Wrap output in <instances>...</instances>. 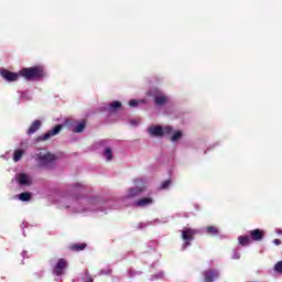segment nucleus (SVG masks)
<instances>
[{
	"mask_svg": "<svg viewBox=\"0 0 282 282\" xmlns=\"http://www.w3.org/2000/svg\"><path fill=\"white\" fill-rule=\"evenodd\" d=\"M63 131V124H56L52 130H48L46 133L37 137L35 139L36 142H45L50 140V138H54V135H58Z\"/></svg>",
	"mask_w": 282,
	"mask_h": 282,
	"instance_id": "obj_2",
	"label": "nucleus"
},
{
	"mask_svg": "<svg viewBox=\"0 0 282 282\" xmlns=\"http://www.w3.org/2000/svg\"><path fill=\"white\" fill-rule=\"evenodd\" d=\"M171 133H173V127L166 126V127L163 128V135L164 134L171 135Z\"/></svg>",
	"mask_w": 282,
	"mask_h": 282,
	"instance_id": "obj_24",
	"label": "nucleus"
},
{
	"mask_svg": "<svg viewBox=\"0 0 282 282\" xmlns=\"http://www.w3.org/2000/svg\"><path fill=\"white\" fill-rule=\"evenodd\" d=\"M138 105H140V101L135 100V99H131L129 101V107H138Z\"/></svg>",
	"mask_w": 282,
	"mask_h": 282,
	"instance_id": "obj_28",
	"label": "nucleus"
},
{
	"mask_svg": "<svg viewBox=\"0 0 282 282\" xmlns=\"http://www.w3.org/2000/svg\"><path fill=\"white\" fill-rule=\"evenodd\" d=\"M30 199H32V193L30 192H23L19 195L20 202H30Z\"/></svg>",
	"mask_w": 282,
	"mask_h": 282,
	"instance_id": "obj_18",
	"label": "nucleus"
},
{
	"mask_svg": "<svg viewBox=\"0 0 282 282\" xmlns=\"http://www.w3.org/2000/svg\"><path fill=\"white\" fill-rule=\"evenodd\" d=\"M120 107H122V104L120 101H112L111 104H109L110 111H118Z\"/></svg>",
	"mask_w": 282,
	"mask_h": 282,
	"instance_id": "obj_20",
	"label": "nucleus"
},
{
	"mask_svg": "<svg viewBox=\"0 0 282 282\" xmlns=\"http://www.w3.org/2000/svg\"><path fill=\"white\" fill-rule=\"evenodd\" d=\"M152 96L154 98V104L156 105V107H162L169 102V97L159 89H154L152 91Z\"/></svg>",
	"mask_w": 282,
	"mask_h": 282,
	"instance_id": "obj_6",
	"label": "nucleus"
},
{
	"mask_svg": "<svg viewBox=\"0 0 282 282\" xmlns=\"http://www.w3.org/2000/svg\"><path fill=\"white\" fill-rule=\"evenodd\" d=\"M205 232H206L207 235H213V236H215V235H219V229H218L217 227H215V226H207V227L205 228Z\"/></svg>",
	"mask_w": 282,
	"mask_h": 282,
	"instance_id": "obj_19",
	"label": "nucleus"
},
{
	"mask_svg": "<svg viewBox=\"0 0 282 282\" xmlns=\"http://www.w3.org/2000/svg\"><path fill=\"white\" fill-rule=\"evenodd\" d=\"M69 250H72L73 252H80L83 250H85V248H87V243L82 242V243H73L69 247Z\"/></svg>",
	"mask_w": 282,
	"mask_h": 282,
	"instance_id": "obj_15",
	"label": "nucleus"
},
{
	"mask_svg": "<svg viewBox=\"0 0 282 282\" xmlns=\"http://www.w3.org/2000/svg\"><path fill=\"white\" fill-rule=\"evenodd\" d=\"M21 158H23V150H15L13 154V162H21Z\"/></svg>",
	"mask_w": 282,
	"mask_h": 282,
	"instance_id": "obj_21",
	"label": "nucleus"
},
{
	"mask_svg": "<svg viewBox=\"0 0 282 282\" xmlns=\"http://www.w3.org/2000/svg\"><path fill=\"white\" fill-rule=\"evenodd\" d=\"M80 186H83V185L76 184V185H75V188H80Z\"/></svg>",
	"mask_w": 282,
	"mask_h": 282,
	"instance_id": "obj_31",
	"label": "nucleus"
},
{
	"mask_svg": "<svg viewBox=\"0 0 282 282\" xmlns=\"http://www.w3.org/2000/svg\"><path fill=\"white\" fill-rule=\"evenodd\" d=\"M181 232H182V239L183 241H185L184 248H187V246H191V241L195 239V235H197V229L186 227Z\"/></svg>",
	"mask_w": 282,
	"mask_h": 282,
	"instance_id": "obj_3",
	"label": "nucleus"
},
{
	"mask_svg": "<svg viewBox=\"0 0 282 282\" xmlns=\"http://www.w3.org/2000/svg\"><path fill=\"white\" fill-rule=\"evenodd\" d=\"M84 282H94V278H91V275H89V273H86V275L83 278Z\"/></svg>",
	"mask_w": 282,
	"mask_h": 282,
	"instance_id": "obj_27",
	"label": "nucleus"
},
{
	"mask_svg": "<svg viewBox=\"0 0 282 282\" xmlns=\"http://www.w3.org/2000/svg\"><path fill=\"white\" fill-rule=\"evenodd\" d=\"M85 127H87V122L82 121L74 127L73 131L74 133H83V131H85Z\"/></svg>",
	"mask_w": 282,
	"mask_h": 282,
	"instance_id": "obj_17",
	"label": "nucleus"
},
{
	"mask_svg": "<svg viewBox=\"0 0 282 282\" xmlns=\"http://www.w3.org/2000/svg\"><path fill=\"white\" fill-rule=\"evenodd\" d=\"M238 242L240 243V246H250V243H252V239L250 238V236H239Z\"/></svg>",
	"mask_w": 282,
	"mask_h": 282,
	"instance_id": "obj_16",
	"label": "nucleus"
},
{
	"mask_svg": "<svg viewBox=\"0 0 282 282\" xmlns=\"http://www.w3.org/2000/svg\"><path fill=\"white\" fill-rule=\"evenodd\" d=\"M149 133L154 138H162V135H164V128H162V126H151L149 128Z\"/></svg>",
	"mask_w": 282,
	"mask_h": 282,
	"instance_id": "obj_11",
	"label": "nucleus"
},
{
	"mask_svg": "<svg viewBox=\"0 0 282 282\" xmlns=\"http://www.w3.org/2000/svg\"><path fill=\"white\" fill-rule=\"evenodd\" d=\"M275 272L282 273V260L274 265Z\"/></svg>",
	"mask_w": 282,
	"mask_h": 282,
	"instance_id": "obj_26",
	"label": "nucleus"
},
{
	"mask_svg": "<svg viewBox=\"0 0 282 282\" xmlns=\"http://www.w3.org/2000/svg\"><path fill=\"white\" fill-rule=\"evenodd\" d=\"M219 278V273L217 270L208 269L204 272V281L205 282H213L215 279Z\"/></svg>",
	"mask_w": 282,
	"mask_h": 282,
	"instance_id": "obj_10",
	"label": "nucleus"
},
{
	"mask_svg": "<svg viewBox=\"0 0 282 282\" xmlns=\"http://www.w3.org/2000/svg\"><path fill=\"white\" fill-rule=\"evenodd\" d=\"M171 186V180H166L161 184V188L164 191Z\"/></svg>",
	"mask_w": 282,
	"mask_h": 282,
	"instance_id": "obj_25",
	"label": "nucleus"
},
{
	"mask_svg": "<svg viewBox=\"0 0 282 282\" xmlns=\"http://www.w3.org/2000/svg\"><path fill=\"white\" fill-rule=\"evenodd\" d=\"M234 259H241V254L235 253Z\"/></svg>",
	"mask_w": 282,
	"mask_h": 282,
	"instance_id": "obj_30",
	"label": "nucleus"
},
{
	"mask_svg": "<svg viewBox=\"0 0 282 282\" xmlns=\"http://www.w3.org/2000/svg\"><path fill=\"white\" fill-rule=\"evenodd\" d=\"M20 76L24 80H41L45 78V68L43 66L23 67L20 69Z\"/></svg>",
	"mask_w": 282,
	"mask_h": 282,
	"instance_id": "obj_1",
	"label": "nucleus"
},
{
	"mask_svg": "<svg viewBox=\"0 0 282 282\" xmlns=\"http://www.w3.org/2000/svg\"><path fill=\"white\" fill-rule=\"evenodd\" d=\"M36 160H39L41 164L45 165L54 162V160H56V156L52 153H46V154L39 153Z\"/></svg>",
	"mask_w": 282,
	"mask_h": 282,
	"instance_id": "obj_8",
	"label": "nucleus"
},
{
	"mask_svg": "<svg viewBox=\"0 0 282 282\" xmlns=\"http://www.w3.org/2000/svg\"><path fill=\"white\" fill-rule=\"evenodd\" d=\"M151 204H153V198L143 197V198H140L139 200H137L134 203V206H137V208H147V206H151Z\"/></svg>",
	"mask_w": 282,
	"mask_h": 282,
	"instance_id": "obj_12",
	"label": "nucleus"
},
{
	"mask_svg": "<svg viewBox=\"0 0 282 282\" xmlns=\"http://www.w3.org/2000/svg\"><path fill=\"white\" fill-rule=\"evenodd\" d=\"M15 182L20 184V186H32V177L25 173H20L15 176Z\"/></svg>",
	"mask_w": 282,
	"mask_h": 282,
	"instance_id": "obj_7",
	"label": "nucleus"
},
{
	"mask_svg": "<svg viewBox=\"0 0 282 282\" xmlns=\"http://www.w3.org/2000/svg\"><path fill=\"white\" fill-rule=\"evenodd\" d=\"M41 120H35L34 122H32L26 131L28 135H34V133H36L39 129H41Z\"/></svg>",
	"mask_w": 282,
	"mask_h": 282,
	"instance_id": "obj_13",
	"label": "nucleus"
},
{
	"mask_svg": "<svg viewBox=\"0 0 282 282\" xmlns=\"http://www.w3.org/2000/svg\"><path fill=\"white\" fill-rule=\"evenodd\" d=\"M182 131H176L174 134L170 138L171 142H177V140H182Z\"/></svg>",
	"mask_w": 282,
	"mask_h": 282,
	"instance_id": "obj_23",
	"label": "nucleus"
},
{
	"mask_svg": "<svg viewBox=\"0 0 282 282\" xmlns=\"http://www.w3.org/2000/svg\"><path fill=\"white\" fill-rule=\"evenodd\" d=\"M0 76H2L8 83H17V80L21 78V70H19V73H14L8 69H0Z\"/></svg>",
	"mask_w": 282,
	"mask_h": 282,
	"instance_id": "obj_5",
	"label": "nucleus"
},
{
	"mask_svg": "<svg viewBox=\"0 0 282 282\" xmlns=\"http://www.w3.org/2000/svg\"><path fill=\"white\" fill-rule=\"evenodd\" d=\"M273 243H274L275 246H281V239H274V240H273Z\"/></svg>",
	"mask_w": 282,
	"mask_h": 282,
	"instance_id": "obj_29",
	"label": "nucleus"
},
{
	"mask_svg": "<svg viewBox=\"0 0 282 282\" xmlns=\"http://www.w3.org/2000/svg\"><path fill=\"white\" fill-rule=\"evenodd\" d=\"M104 155L108 162L113 160V152L109 148L105 149Z\"/></svg>",
	"mask_w": 282,
	"mask_h": 282,
	"instance_id": "obj_22",
	"label": "nucleus"
},
{
	"mask_svg": "<svg viewBox=\"0 0 282 282\" xmlns=\"http://www.w3.org/2000/svg\"><path fill=\"white\" fill-rule=\"evenodd\" d=\"M249 237L251 238V241H262L263 237H265V231L253 229L249 231Z\"/></svg>",
	"mask_w": 282,
	"mask_h": 282,
	"instance_id": "obj_9",
	"label": "nucleus"
},
{
	"mask_svg": "<svg viewBox=\"0 0 282 282\" xmlns=\"http://www.w3.org/2000/svg\"><path fill=\"white\" fill-rule=\"evenodd\" d=\"M141 193H144V187H132L128 191V197H138Z\"/></svg>",
	"mask_w": 282,
	"mask_h": 282,
	"instance_id": "obj_14",
	"label": "nucleus"
},
{
	"mask_svg": "<svg viewBox=\"0 0 282 282\" xmlns=\"http://www.w3.org/2000/svg\"><path fill=\"white\" fill-rule=\"evenodd\" d=\"M67 265H68L67 259L59 258L53 268V274L55 276H63V274H65L67 270Z\"/></svg>",
	"mask_w": 282,
	"mask_h": 282,
	"instance_id": "obj_4",
	"label": "nucleus"
}]
</instances>
